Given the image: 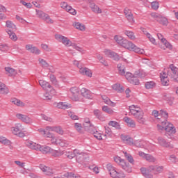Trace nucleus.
<instances>
[{
  "label": "nucleus",
  "instance_id": "nucleus-1",
  "mask_svg": "<svg viewBox=\"0 0 178 178\" xmlns=\"http://www.w3.org/2000/svg\"><path fill=\"white\" fill-rule=\"evenodd\" d=\"M129 112L135 119H136L137 122L140 124H145V118H144V111L143 108L140 107L138 105L132 104L129 106Z\"/></svg>",
  "mask_w": 178,
  "mask_h": 178
},
{
  "label": "nucleus",
  "instance_id": "nucleus-2",
  "mask_svg": "<svg viewBox=\"0 0 178 178\" xmlns=\"http://www.w3.org/2000/svg\"><path fill=\"white\" fill-rule=\"evenodd\" d=\"M38 131L42 135L44 136V137H47V138H52V137H56L54 136L51 131H54L55 133H57V134H59V136H64L65 135V131L63 129L59 126L57 127H46L45 129L40 128Z\"/></svg>",
  "mask_w": 178,
  "mask_h": 178
},
{
  "label": "nucleus",
  "instance_id": "nucleus-3",
  "mask_svg": "<svg viewBox=\"0 0 178 178\" xmlns=\"http://www.w3.org/2000/svg\"><path fill=\"white\" fill-rule=\"evenodd\" d=\"M140 172L145 177L152 178L154 177V175H158V173H162L163 172V166L150 165L147 168H142Z\"/></svg>",
  "mask_w": 178,
  "mask_h": 178
},
{
  "label": "nucleus",
  "instance_id": "nucleus-4",
  "mask_svg": "<svg viewBox=\"0 0 178 178\" xmlns=\"http://www.w3.org/2000/svg\"><path fill=\"white\" fill-rule=\"evenodd\" d=\"M65 155L67 158H68V159H73V158L76 156V162H78V163H83V162H84V161H86V159H87V157L88 156V154L79 149H74L73 152H66Z\"/></svg>",
  "mask_w": 178,
  "mask_h": 178
},
{
  "label": "nucleus",
  "instance_id": "nucleus-5",
  "mask_svg": "<svg viewBox=\"0 0 178 178\" xmlns=\"http://www.w3.org/2000/svg\"><path fill=\"white\" fill-rule=\"evenodd\" d=\"M50 143L52 145L60 147L61 148H68V147H70V142L59 136L51 137L50 138Z\"/></svg>",
  "mask_w": 178,
  "mask_h": 178
},
{
  "label": "nucleus",
  "instance_id": "nucleus-6",
  "mask_svg": "<svg viewBox=\"0 0 178 178\" xmlns=\"http://www.w3.org/2000/svg\"><path fill=\"white\" fill-rule=\"evenodd\" d=\"M106 169L111 177H113V178H125L126 177V174L123 171L115 168V166H113L111 163H108L106 165Z\"/></svg>",
  "mask_w": 178,
  "mask_h": 178
},
{
  "label": "nucleus",
  "instance_id": "nucleus-7",
  "mask_svg": "<svg viewBox=\"0 0 178 178\" xmlns=\"http://www.w3.org/2000/svg\"><path fill=\"white\" fill-rule=\"evenodd\" d=\"M113 161L114 162H115V163H118V165L121 166L123 170L127 172V173H131V172H133V170L131 168V166H130V164L128 162H127L124 159H122V157L119 156H114Z\"/></svg>",
  "mask_w": 178,
  "mask_h": 178
},
{
  "label": "nucleus",
  "instance_id": "nucleus-8",
  "mask_svg": "<svg viewBox=\"0 0 178 178\" xmlns=\"http://www.w3.org/2000/svg\"><path fill=\"white\" fill-rule=\"evenodd\" d=\"M23 130H24V126L22 123H17L14 127H11V133L20 138L26 137V134Z\"/></svg>",
  "mask_w": 178,
  "mask_h": 178
},
{
  "label": "nucleus",
  "instance_id": "nucleus-9",
  "mask_svg": "<svg viewBox=\"0 0 178 178\" xmlns=\"http://www.w3.org/2000/svg\"><path fill=\"white\" fill-rule=\"evenodd\" d=\"M35 15L36 17H38V19H40L41 20H44L47 24H54V21L52 18H51V16L47 14V13L41 10H35Z\"/></svg>",
  "mask_w": 178,
  "mask_h": 178
},
{
  "label": "nucleus",
  "instance_id": "nucleus-10",
  "mask_svg": "<svg viewBox=\"0 0 178 178\" xmlns=\"http://www.w3.org/2000/svg\"><path fill=\"white\" fill-rule=\"evenodd\" d=\"M55 40H56V41H58V42H60L61 44H63V45L64 47H72L73 46V42H72V40L63 35L60 34H56L54 35Z\"/></svg>",
  "mask_w": 178,
  "mask_h": 178
},
{
  "label": "nucleus",
  "instance_id": "nucleus-11",
  "mask_svg": "<svg viewBox=\"0 0 178 178\" xmlns=\"http://www.w3.org/2000/svg\"><path fill=\"white\" fill-rule=\"evenodd\" d=\"M124 76L131 84H134V86H138L140 84V81L138 80V78H137L138 76H140L138 74H133L130 72H127Z\"/></svg>",
  "mask_w": 178,
  "mask_h": 178
},
{
  "label": "nucleus",
  "instance_id": "nucleus-12",
  "mask_svg": "<svg viewBox=\"0 0 178 178\" xmlns=\"http://www.w3.org/2000/svg\"><path fill=\"white\" fill-rule=\"evenodd\" d=\"M88 126L90 129L87 128V126H86L88 131L91 133V134H92L97 140H99V141L102 140V131L96 130L95 127H94L92 124H90V123H88Z\"/></svg>",
  "mask_w": 178,
  "mask_h": 178
},
{
  "label": "nucleus",
  "instance_id": "nucleus-13",
  "mask_svg": "<svg viewBox=\"0 0 178 178\" xmlns=\"http://www.w3.org/2000/svg\"><path fill=\"white\" fill-rule=\"evenodd\" d=\"M55 94H56V90H55L54 88H51L50 89L44 90V93L43 95L44 101H46L47 102L52 101V99L54 98V95H55Z\"/></svg>",
  "mask_w": 178,
  "mask_h": 178
},
{
  "label": "nucleus",
  "instance_id": "nucleus-14",
  "mask_svg": "<svg viewBox=\"0 0 178 178\" xmlns=\"http://www.w3.org/2000/svg\"><path fill=\"white\" fill-rule=\"evenodd\" d=\"M71 92V98L72 101H75L76 102H79L81 101V98L80 97V88L77 87H72L70 89Z\"/></svg>",
  "mask_w": 178,
  "mask_h": 178
},
{
  "label": "nucleus",
  "instance_id": "nucleus-15",
  "mask_svg": "<svg viewBox=\"0 0 178 178\" xmlns=\"http://www.w3.org/2000/svg\"><path fill=\"white\" fill-rule=\"evenodd\" d=\"M15 117L19 120H21V122H23V123H25V124H33V119L30 118V116L22 113H17L15 115Z\"/></svg>",
  "mask_w": 178,
  "mask_h": 178
},
{
  "label": "nucleus",
  "instance_id": "nucleus-16",
  "mask_svg": "<svg viewBox=\"0 0 178 178\" xmlns=\"http://www.w3.org/2000/svg\"><path fill=\"white\" fill-rule=\"evenodd\" d=\"M120 140L124 144H127V145H136L134 140L130 136L122 134L120 136Z\"/></svg>",
  "mask_w": 178,
  "mask_h": 178
},
{
  "label": "nucleus",
  "instance_id": "nucleus-17",
  "mask_svg": "<svg viewBox=\"0 0 178 178\" xmlns=\"http://www.w3.org/2000/svg\"><path fill=\"white\" fill-rule=\"evenodd\" d=\"M25 145L28 147L29 149H32V151H40V148H41L40 144L37 143L33 140H26Z\"/></svg>",
  "mask_w": 178,
  "mask_h": 178
},
{
  "label": "nucleus",
  "instance_id": "nucleus-18",
  "mask_svg": "<svg viewBox=\"0 0 178 178\" xmlns=\"http://www.w3.org/2000/svg\"><path fill=\"white\" fill-rule=\"evenodd\" d=\"M157 144L161 147H163V148H173V145L170 144V143L166 141V139L163 137H159L157 138Z\"/></svg>",
  "mask_w": 178,
  "mask_h": 178
},
{
  "label": "nucleus",
  "instance_id": "nucleus-19",
  "mask_svg": "<svg viewBox=\"0 0 178 178\" xmlns=\"http://www.w3.org/2000/svg\"><path fill=\"white\" fill-rule=\"evenodd\" d=\"M81 95H82V97H83V98H86V99H94V95H92V92L86 88H83L81 90Z\"/></svg>",
  "mask_w": 178,
  "mask_h": 178
},
{
  "label": "nucleus",
  "instance_id": "nucleus-20",
  "mask_svg": "<svg viewBox=\"0 0 178 178\" xmlns=\"http://www.w3.org/2000/svg\"><path fill=\"white\" fill-rule=\"evenodd\" d=\"M161 81L163 86H169V78L168 77V69H165L160 74Z\"/></svg>",
  "mask_w": 178,
  "mask_h": 178
},
{
  "label": "nucleus",
  "instance_id": "nucleus-21",
  "mask_svg": "<svg viewBox=\"0 0 178 178\" xmlns=\"http://www.w3.org/2000/svg\"><path fill=\"white\" fill-rule=\"evenodd\" d=\"M79 72L82 76H86V77H92V70L87 67H83L79 70Z\"/></svg>",
  "mask_w": 178,
  "mask_h": 178
},
{
  "label": "nucleus",
  "instance_id": "nucleus-22",
  "mask_svg": "<svg viewBox=\"0 0 178 178\" xmlns=\"http://www.w3.org/2000/svg\"><path fill=\"white\" fill-rule=\"evenodd\" d=\"M124 13L126 19H127L128 22H129L131 24L136 23V20L134 19V17H133V13H131V10L130 9L125 8L124 10Z\"/></svg>",
  "mask_w": 178,
  "mask_h": 178
},
{
  "label": "nucleus",
  "instance_id": "nucleus-23",
  "mask_svg": "<svg viewBox=\"0 0 178 178\" xmlns=\"http://www.w3.org/2000/svg\"><path fill=\"white\" fill-rule=\"evenodd\" d=\"M170 69L172 72L171 73V79L174 80V81H177L178 83V68L175 66V65H170Z\"/></svg>",
  "mask_w": 178,
  "mask_h": 178
},
{
  "label": "nucleus",
  "instance_id": "nucleus-24",
  "mask_svg": "<svg viewBox=\"0 0 178 178\" xmlns=\"http://www.w3.org/2000/svg\"><path fill=\"white\" fill-rule=\"evenodd\" d=\"M165 131L168 136H173V134H176V127H175L173 124L168 122V123H167Z\"/></svg>",
  "mask_w": 178,
  "mask_h": 178
},
{
  "label": "nucleus",
  "instance_id": "nucleus-25",
  "mask_svg": "<svg viewBox=\"0 0 178 178\" xmlns=\"http://www.w3.org/2000/svg\"><path fill=\"white\" fill-rule=\"evenodd\" d=\"M54 106L58 108V109H70L72 108V104L66 102H55L54 103Z\"/></svg>",
  "mask_w": 178,
  "mask_h": 178
},
{
  "label": "nucleus",
  "instance_id": "nucleus-26",
  "mask_svg": "<svg viewBox=\"0 0 178 178\" xmlns=\"http://www.w3.org/2000/svg\"><path fill=\"white\" fill-rule=\"evenodd\" d=\"M134 44L133 42L128 40L127 39H125V40L123 41L122 48H124V49H127V51H133V49L134 48Z\"/></svg>",
  "mask_w": 178,
  "mask_h": 178
},
{
  "label": "nucleus",
  "instance_id": "nucleus-27",
  "mask_svg": "<svg viewBox=\"0 0 178 178\" xmlns=\"http://www.w3.org/2000/svg\"><path fill=\"white\" fill-rule=\"evenodd\" d=\"M38 82H39V85L42 88V90H44V91L47 90H49L51 88H54V86H52V85H51L49 82L44 79H40Z\"/></svg>",
  "mask_w": 178,
  "mask_h": 178
},
{
  "label": "nucleus",
  "instance_id": "nucleus-28",
  "mask_svg": "<svg viewBox=\"0 0 178 178\" xmlns=\"http://www.w3.org/2000/svg\"><path fill=\"white\" fill-rule=\"evenodd\" d=\"M39 168L42 172H44V175L47 176H51V175L54 174V170L52 169L44 164H40L39 165Z\"/></svg>",
  "mask_w": 178,
  "mask_h": 178
},
{
  "label": "nucleus",
  "instance_id": "nucleus-29",
  "mask_svg": "<svg viewBox=\"0 0 178 178\" xmlns=\"http://www.w3.org/2000/svg\"><path fill=\"white\" fill-rule=\"evenodd\" d=\"M111 88L113 91L116 92H119L122 94V92H124V87L123 85L120 84V83H115L111 86Z\"/></svg>",
  "mask_w": 178,
  "mask_h": 178
},
{
  "label": "nucleus",
  "instance_id": "nucleus-30",
  "mask_svg": "<svg viewBox=\"0 0 178 178\" xmlns=\"http://www.w3.org/2000/svg\"><path fill=\"white\" fill-rule=\"evenodd\" d=\"M90 8L93 12V13H95V15H101L102 13V9L99 6L95 4V3H90Z\"/></svg>",
  "mask_w": 178,
  "mask_h": 178
},
{
  "label": "nucleus",
  "instance_id": "nucleus-31",
  "mask_svg": "<svg viewBox=\"0 0 178 178\" xmlns=\"http://www.w3.org/2000/svg\"><path fill=\"white\" fill-rule=\"evenodd\" d=\"M65 155V150L58 148V149H52L51 156L53 158H60V156Z\"/></svg>",
  "mask_w": 178,
  "mask_h": 178
},
{
  "label": "nucleus",
  "instance_id": "nucleus-32",
  "mask_svg": "<svg viewBox=\"0 0 178 178\" xmlns=\"http://www.w3.org/2000/svg\"><path fill=\"white\" fill-rule=\"evenodd\" d=\"M101 98L103 101V102H104V104H106V105H108L109 106H112L113 108H115V106H116V103L112 102V100H111V99H109V97H108L106 95H101Z\"/></svg>",
  "mask_w": 178,
  "mask_h": 178
},
{
  "label": "nucleus",
  "instance_id": "nucleus-33",
  "mask_svg": "<svg viewBox=\"0 0 178 178\" xmlns=\"http://www.w3.org/2000/svg\"><path fill=\"white\" fill-rule=\"evenodd\" d=\"M0 94L1 95H8L9 94V88L2 81H0Z\"/></svg>",
  "mask_w": 178,
  "mask_h": 178
},
{
  "label": "nucleus",
  "instance_id": "nucleus-34",
  "mask_svg": "<svg viewBox=\"0 0 178 178\" xmlns=\"http://www.w3.org/2000/svg\"><path fill=\"white\" fill-rule=\"evenodd\" d=\"M6 33H8V31H16L17 28H16V25L15 24H13V22H12V21H7L6 22Z\"/></svg>",
  "mask_w": 178,
  "mask_h": 178
},
{
  "label": "nucleus",
  "instance_id": "nucleus-35",
  "mask_svg": "<svg viewBox=\"0 0 178 178\" xmlns=\"http://www.w3.org/2000/svg\"><path fill=\"white\" fill-rule=\"evenodd\" d=\"M52 149L53 148L49 146H45V145H41L39 149V151L42 152V154H50L51 155L52 154Z\"/></svg>",
  "mask_w": 178,
  "mask_h": 178
},
{
  "label": "nucleus",
  "instance_id": "nucleus-36",
  "mask_svg": "<svg viewBox=\"0 0 178 178\" xmlns=\"http://www.w3.org/2000/svg\"><path fill=\"white\" fill-rule=\"evenodd\" d=\"M124 122H125V123H127V126L129 127H131L132 129L136 128V121H134V120L129 118V117H125L123 119Z\"/></svg>",
  "mask_w": 178,
  "mask_h": 178
},
{
  "label": "nucleus",
  "instance_id": "nucleus-37",
  "mask_svg": "<svg viewBox=\"0 0 178 178\" xmlns=\"http://www.w3.org/2000/svg\"><path fill=\"white\" fill-rule=\"evenodd\" d=\"M168 123H169V122L166 120L159 121L157 124V130H159V131H163V130L165 131Z\"/></svg>",
  "mask_w": 178,
  "mask_h": 178
},
{
  "label": "nucleus",
  "instance_id": "nucleus-38",
  "mask_svg": "<svg viewBox=\"0 0 178 178\" xmlns=\"http://www.w3.org/2000/svg\"><path fill=\"white\" fill-rule=\"evenodd\" d=\"M162 44H159V48H161V49H163V51H165L166 49V48L168 49H173V46L172 45V44H170V42H168V40H164L163 42H162Z\"/></svg>",
  "mask_w": 178,
  "mask_h": 178
},
{
  "label": "nucleus",
  "instance_id": "nucleus-39",
  "mask_svg": "<svg viewBox=\"0 0 178 178\" xmlns=\"http://www.w3.org/2000/svg\"><path fill=\"white\" fill-rule=\"evenodd\" d=\"M6 74L8 76H16V74H17V72H16V70H15L14 68H13L12 67H6L4 68Z\"/></svg>",
  "mask_w": 178,
  "mask_h": 178
},
{
  "label": "nucleus",
  "instance_id": "nucleus-40",
  "mask_svg": "<svg viewBox=\"0 0 178 178\" xmlns=\"http://www.w3.org/2000/svg\"><path fill=\"white\" fill-rule=\"evenodd\" d=\"M96 58L97 60H99V63H101L103 66H105V67H109V63H108V61L104 58V56L101 54H97Z\"/></svg>",
  "mask_w": 178,
  "mask_h": 178
},
{
  "label": "nucleus",
  "instance_id": "nucleus-41",
  "mask_svg": "<svg viewBox=\"0 0 178 178\" xmlns=\"http://www.w3.org/2000/svg\"><path fill=\"white\" fill-rule=\"evenodd\" d=\"M0 144L10 147V145H12V141L3 136H0Z\"/></svg>",
  "mask_w": 178,
  "mask_h": 178
},
{
  "label": "nucleus",
  "instance_id": "nucleus-42",
  "mask_svg": "<svg viewBox=\"0 0 178 178\" xmlns=\"http://www.w3.org/2000/svg\"><path fill=\"white\" fill-rule=\"evenodd\" d=\"M72 26L76 30H79V31H86V25L80 22H74L72 24Z\"/></svg>",
  "mask_w": 178,
  "mask_h": 178
},
{
  "label": "nucleus",
  "instance_id": "nucleus-43",
  "mask_svg": "<svg viewBox=\"0 0 178 178\" xmlns=\"http://www.w3.org/2000/svg\"><path fill=\"white\" fill-rule=\"evenodd\" d=\"M102 110L104 113H107V115H114L115 114V111L113 109L108 106H103L102 107Z\"/></svg>",
  "mask_w": 178,
  "mask_h": 178
},
{
  "label": "nucleus",
  "instance_id": "nucleus-44",
  "mask_svg": "<svg viewBox=\"0 0 178 178\" xmlns=\"http://www.w3.org/2000/svg\"><path fill=\"white\" fill-rule=\"evenodd\" d=\"M124 40H126V39H124V38H123V36L120 35H117L114 36V41L121 47L122 45H123V42Z\"/></svg>",
  "mask_w": 178,
  "mask_h": 178
},
{
  "label": "nucleus",
  "instance_id": "nucleus-45",
  "mask_svg": "<svg viewBox=\"0 0 178 178\" xmlns=\"http://www.w3.org/2000/svg\"><path fill=\"white\" fill-rule=\"evenodd\" d=\"M132 51L135 52V54H138V55H144V54H145V50L144 49H141L136 44L134 46Z\"/></svg>",
  "mask_w": 178,
  "mask_h": 178
},
{
  "label": "nucleus",
  "instance_id": "nucleus-46",
  "mask_svg": "<svg viewBox=\"0 0 178 178\" xmlns=\"http://www.w3.org/2000/svg\"><path fill=\"white\" fill-rule=\"evenodd\" d=\"M157 22L160 24H162V26H168V24H169V21H168V18L162 15L160 16V18L159 19V21H157Z\"/></svg>",
  "mask_w": 178,
  "mask_h": 178
},
{
  "label": "nucleus",
  "instance_id": "nucleus-47",
  "mask_svg": "<svg viewBox=\"0 0 178 178\" xmlns=\"http://www.w3.org/2000/svg\"><path fill=\"white\" fill-rule=\"evenodd\" d=\"M7 33L9 35V38L14 42L17 41V35L15 33V31H8Z\"/></svg>",
  "mask_w": 178,
  "mask_h": 178
},
{
  "label": "nucleus",
  "instance_id": "nucleus-48",
  "mask_svg": "<svg viewBox=\"0 0 178 178\" xmlns=\"http://www.w3.org/2000/svg\"><path fill=\"white\" fill-rule=\"evenodd\" d=\"M118 73L120 76H124L126 74V71L124 70V65H122V63H119L118 65Z\"/></svg>",
  "mask_w": 178,
  "mask_h": 178
},
{
  "label": "nucleus",
  "instance_id": "nucleus-49",
  "mask_svg": "<svg viewBox=\"0 0 178 178\" xmlns=\"http://www.w3.org/2000/svg\"><path fill=\"white\" fill-rule=\"evenodd\" d=\"M13 104L17 106H25L26 104L19 99H13Z\"/></svg>",
  "mask_w": 178,
  "mask_h": 178
},
{
  "label": "nucleus",
  "instance_id": "nucleus-50",
  "mask_svg": "<svg viewBox=\"0 0 178 178\" xmlns=\"http://www.w3.org/2000/svg\"><path fill=\"white\" fill-rule=\"evenodd\" d=\"M124 34L129 38V40H136V35H134V32L131 31H124Z\"/></svg>",
  "mask_w": 178,
  "mask_h": 178
},
{
  "label": "nucleus",
  "instance_id": "nucleus-51",
  "mask_svg": "<svg viewBox=\"0 0 178 178\" xmlns=\"http://www.w3.org/2000/svg\"><path fill=\"white\" fill-rule=\"evenodd\" d=\"M39 65L42 66V67H49V63L45 60V59L40 58H38Z\"/></svg>",
  "mask_w": 178,
  "mask_h": 178
},
{
  "label": "nucleus",
  "instance_id": "nucleus-52",
  "mask_svg": "<svg viewBox=\"0 0 178 178\" xmlns=\"http://www.w3.org/2000/svg\"><path fill=\"white\" fill-rule=\"evenodd\" d=\"M155 86H156V84H155V82H154V81H147L145 84V88H147V90H151V89L154 88V87H155Z\"/></svg>",
  "mask_w": 178,
  "mask_h": 178
},
{
  "label": "nucleus",
  "instance_id": "nucleus-53",
  "mask_svg": "<svg viewBox=\"0 0 178 178\" xmlns=\"http://www.w3.org/2000/svg\"><path fill=\"white\" fill-rule=\"evenodd\" d=\"M108 125L111 126V127H115V129H120L122 127H120V124L116 121H110L108 122Z\"/></svg>",
  "mask_w": 178,
  "mask_h": 178
},
{
  "label": "nucleus",
  "instance_id": "nucleus-54",
  "mask_svg": "<svg viewBox=\"0 0 178 178\" xmlns=\"http://www.w3.org/2000/svg\"><path fill=\"white\" fill-rule=\"evenodd\" d=\"M61 9H63L65 12H67V10L70 9V6L65 1H63L60 3Z\"/></svg>",
  "mask_w": 178,
  "mask_h": 178
},
{
  "label": "nucleus",
  "instance_id": "nucleus-55",
  "mask_svg": "<svg viewBox=\"0 0 178 178\" xmlns=\"http://www.w3.org/2000/svg\"><path fill=\"white\" fill-rule=\"evenodd\" d=\"M124 155L126 159H127L128 162H129V163H134V159H133V156H131V154H127V152H124Z\"/></svg>",
  "mask_w": 178,
  "mask_h": 178
},
{
  "label": "nucleus",
  "instance_id": "nucleus-56",
  "mask_svg": "<svg viewBox=\"0 0 178 178\" xmlns=\"http://www.w3.org/2000/svg\"><path fill=\"white\" fill-rule=\"evenodd\" d=\"M146 37L148 38V40L153 44V45H157L158 44L156 43V40H155L152 35L149 33H146Z\"/></svg>",
  "mask_w": 178,
  "mask_h": 178
},
{
  "label": "nucleus",
  "instance_id": "nucleus-57",
  "mask_svg": "<svg viewBox=\"0 0 178 178\" xmlns=\"http://www.w3.org/2000/svg\"><path fill=\"white\" fill-rule=\"evenodd\" d=\"M49 80H50L51 83H52V84H54V86H58V80L56 79V76H55V75L50 74Z\"/></svg>",
  "mask_w": 178,
  "mask_h": 178
},
{
  "label": "nucleus",
  "instance_id": "nucleus-58",
  "mask_svg": "<svg viewBox=\"0 0 178 178\" xmlns=\"http://www.w3.org/2000/svg\"><path fill=\"white\" fill-rule=\"evenodd\" d=\"M20 3H22L23 6H25L26 9H31V8H33V4H31V3H27L24 0H20Z\"/></svg>",
  "mask_w": 178,
  "mask_h": 178
},
{
  "label": "nucleus",
  "instance_id": "nucleus-59",
  "mask_svg": "<svg viewBox=\"0 0 178 178\" xmlns=\"http://www.w3.org/2000/svg\"><path fill=\"white\" fill-rule=\"evenodd\" d=\"M110 58L113 59V60H115V62H118V60H120V57L119 56V55L113 51V53H111V56H110Z\"/></svg>",
  "mask_w": 178,
  "mask_h": 178
},
{
  "label": "nucleus",
  "instance_id": "nucleus-60",
  "mask_svg": "<svg viewBox=\"0 0 178 178\" xmlns=\"http://www.w3.org/2000/svg\"><path fill=\"white\" fill-rule=\"evenodd\" d=\"M67 12L70 15H72V16H76V15H77V11L76 9L73 8L72 6H70V8L67 9Z\"/></svg>",
  "mask_w": 178,
  "mask_h": 178
},
{
  "label": "nucleus",
  "instance_id": "nucleus-61",
  "mask_svg": "<svg viewBox=\"0 0 178 178\" xmlns=\"http://www.w3.org/2000/svg\"><path fill=\"white\" fill-rule=\"evenodd\" d=\"M31 53L35 54V55H40V54H41V50H40L37 47L33 46L32 50H31Z\"/></svg>",
  "mask_w": 178,
  "mask_h": 178
},
{
  "label": "nucleus",
  "instance_id": "nucleus-62",
  "mask_svg": "<svg viewBox=\"0 0 178 178\" xmlns=\"http://www.w3.org/2000/svg\"><path fill=\"white\" fill-rule=\"evenodd\" d=\"M150 16H151V17H152V19H154V20H156V22H159V20L161 17V15L157 14L156 13H152Z\"/></svg>",
  "mask_w": 178,
  "mask_h": 178
},
{
  "label": "nucleus",
  "instance_id": "nucleus-63",
  "mask_svg": "<svg viewBox=\"0 0 178 178\" xmlns=\"http://www.w3.org/2000/svg\"><path fill=\"white\" fill-rule=\"evenodd\" d=\"M8 50H9V46H8L7 44L0 45V51H1V52H8Z\"/></svg>",
  "mask_w": 178,
  "mask_h": 178
},
{
  "label": "nucleus",
  "instance_id": "nucleus-64",
  "mask_svg": "<svg viewBox=\"0 0 178 178\" xmlns=\"http://www.w3.org/2000/svg\"><path fill=\"white\" fill-rule=\"evenodd\" d=\"M145 159L146 161H148V162H155L156 159L153 156H151L150 154H146V157H145Z\"/></svg>",
  "mask_w": 178,
  "mask_h": 178
}]
</instances>
